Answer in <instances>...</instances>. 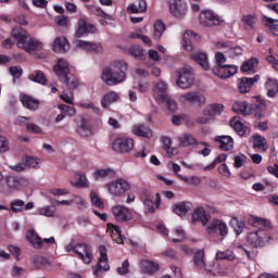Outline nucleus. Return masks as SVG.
<instances>
[{"label":"nucleus","mask_w":278,"mask_h":278,"mask_svg":"<svg viewBox=\"0 0 278 278\" xmlns=\"http://www.w3.org/2000/svg\"><path fill=\"white\" fill-rule=\"evenodd\" d=\"M252 143L254 149H264L266 147V138L256 135L253 137Z\"/></svg>","instance_id":"obj_60"},{"label":"nucleus","mask_w":278,"mask_h":278,"mask_svg":"<svg viewBox=\"0 0 278 278\" xmlns=\"http://www.w3.org/2000/svg\"><path fill=\"white\" fill-rule=\"evenodd\" d=\"M191 60L197 62L204 71H210V61L205 52H194L191 54Z\"/></svg>","instance_id":"obj_27"},{"label":"nucleus","mask_w":278,"mask_h":278,"mask_svg":"<svg viewBox=\"0 0 278 278\" xmlns=\"http://www.w3.org/2000/svg\"><path fill=\"white\" fill-rule=\"evenodd\" d=\"M263 22L265 27H269V31H271L273 36H278V21L271 17H263Z\"/></svg>","instance_id":"obj_47"},{"label":"nucleus","mask_w":278,"mask_h":278,"mask_svg":"<svg viewBox=\"0 0 278 278\" xmlns=\"http://www.w3.org/2000/svg\"><path fill=\"white\" fill-rule=\"evenodd\" d=\"M193 264L198 270H205L206 273H212V268H210L205 264V251L204 250H198L193 254Z\"/></svg>","instance_id":"obj_19"},{"label":"nucleus","mask_w":278,"mask_h":278,"mask_svg":"<svg viewBox=\"0 0 278 278\" xmlns=\"http://www.w3.org/2000/svg\"><path fill=\"white\" fill-rule=\"evenodd\" d=\"M179 101L182 103H199V105H203V103H205V97H203L199 91H189L181 93Z\"/></svg>","instance_id":"obj_14"},{"label":"nucleus","mask_w":278,"mask_h":278,"mask_svg":"<svg viewBox=\"0 0 278 278\" xmlns=\"http://www.w3.org/2000/svg\"><path fill=\"white\" fill-rule=\"evenodd\" d=\"M243 25H245V29L254 30L255 29V15H244L242 17Z\"/></svg>","instance_id":"obj_58"},{"label":"nucleus","mask_w":278,"mask_h":278,"mask_svg":"<svg viewBox=\"0 0 278 278\" xmlns=\"http://www.w3.org/2000/svg\"><path fill=\"white\" fill-rule=\"evenodd\" d=\"M232 110L237 114H243V116H249V114H251V111L249 110V104L247 102H235L232 105Z\"/></svg>","instance_id":"obj_44"},{"label":"nucleus","mask_w":278,"mask_h":278,"mask_svg":"<svg viewBox=\"0 0 278 278\" xmlns=\"http://www.w3.org/2000/svg\"><path fill=\"white\" fill-rule=\"evenodd\" d=\"M178 179H181V181H185V184H188L189 186H199L201 184V178L197 176H181V174H178Z\"/></svg>","instance_id":"obj_57"},{"label":"nucleus","mask_w":278,"mask_h":278,"mask_svg":"<svg viewBox=\"0 0 278 278\" xmlns=\"http://www.w3.org/2000/svg\"><path fill=\"white\" fill-rule=\"evenodd\" d=\"M214 75H217L220 79H227L233 77L238 73V67L236 65H222L215 66L213 68Z\"/></svg>","instance_id":"obj_13"},{"label":"nucleus","mask_w":278,"mask_h":278,"mask_svg":"<svg viewBox=\"0 0 278 278\" xmlns=\"http://www.w3.org/2000/svg\"><path fill=\"white\" fill-rule=\"evenodd\" d=\"M88 10L96 14V16H100L102 18H106V21H114V16L111 14L105 13L101 8L96 5H87Z\"/></svg>","instance_id":"obj_48"},{"label":"nucleus","mask_w":278,"mask_h":278,"mask_svg":"<svg viewBox=\"0 0 278 278\" xmlns=\"http://www.w3.org/2000/svg\"><path fill=\"white\" fill-rule=\"evenodd\" d=\"M115 153H129L134 151V139L117 138L112 146Z\"/></svg>","instance_id":"obj_10"},{"label":"nucleus","mask_w":278,"mask_h":278,"mask_svg":"<svg viewBox=\"0 0 278 278\" xmlns=\"http://www.w3.org/2000/svg\"><path fill=\"white\" fill-rule=\"evenodd\" d=\"M112 213L118 223H127V220H131V212L123 205L113 206Z\"/></svg>","instance_id":"obj_16"},{"label":"nucleus","mask_w":278,"mask_h":278,"mask_svg":"<svg viewBox=\"0 0 278 278\" xmlns=\"http://www.w3.org/2000/svg\"><path fill=\"white\" fill-rule=\"evenodd\" d=\"M11 36L16 40V45L18 48L20 42H25L27 40V38L29 37V33H27V30H25L21 26H15L11 31Z\"/></svg>","instance_id":"obj_26"},{"label":"nucleus","mask_w":278,"mask_h":278,"mask_svg":"<svg viewBox=\"0 0 278 278\" xmlns=\"http://www.w3.org/2000/svg\"><path fill=\"white\" fill-rule=\"evenodd\" d=\"M77 134L83 136V138H88L92 136V125L86 118L81 119L80 125L77 127Z\"/></svg>","instance_id":"obj_29"},{"label":"nucleus","mask_w":278,"mask_h":278,"mask_svg":"<svg viewBox=\"0 0 278 278\" xmlns=\"http://www.w3.org/2000/svg\"><path fill=\"white\" fill-rule=\"evenodd\" d=\"M268 110L266 104H252L250 108V114H253L255 118L262 119L264 118V113Z\"/></svg>","instance_id":"obj_40"},{"label":"nucleus","mask_w":278,"mask_h":278,"mask_svg":"<svg viewBox=\"0 0 278 278\" xmlns=\"http://www.w3.org/2000/svg\"><path fill=\"white\" fill-rule=\"evenodd\" d=\"M264 230H257L255 232H250L248 235V243L251 244V247H254L257 249V247L264 245Z\"/></svg>","instance_id":"obj_25"},{"label":"nucleus","mask_w":278,"mask_h":278,"mask_svg":"<svg viewBox=\"0 0 278 278\" xmlns=\"http://www.w3.org/2000/svg\"><path fill=\"white\" fill-rule=\"evenodd\" d=\"M230 127L236 130L238 136H249V134H251V127L242 124V122H240V117H233L230 121Z\"/></svg>","instance_id":"obj_23"},{"label":"nucleus","mask_w":278,"mask_h":278,"mask_svg":"<svg viewBox=\"0 0 278 278\" xmlns=\"http://www.w3.org/2000/svg\"><path fill=\"white\" fill-rule=\"evenodd\" d=\"M200 25L203 27H218V25H223V18H220V16L213 11H201Z\"/></svg>","instance_id":"obj_4"},{"label":"nucleus","mask_w":278,"mask_h":278,"mask_svg":"<svg viewBox=\"0 0 278 278\" xmlns=\"http://www.w3.org/2000/svg\"><path fill=\"white\" fill-rule=\"evenodd\" d=\"M118 101V94L115 91H110L102 97L101 105L102 108H110L112 103H116Z\"/></svg>","instance_id":"obj_39"},{"label":"nucleus","mask_w":278,"mask_h":278,"mask_svg":"<svg viewBox=\"0 0 278 278\" xmlns=\"http://www.w3.org/2000/svg\"><path fill=\"white\" fill-rule=\"evenodd\" d=\"M108 229L111 231V238L115 240L117 244H121V242H123V235L121 233V227L118 225L109 223Z\"/></svg>","instance_id":"obj_37"},{"label":"nucleus","mask_w":278,"mask_h":278,"mask_svg":"<svg viewBox=\"0 0 278 278\" xmlns=\"http://www.w3.org/2000/svg\"><path fill=\"white\" fill-rule=\"evenodd\" d=\"M21 101L23 105L27 108V110H38V108L40 106V101L35 100L29 96H23Z\"/></svg>","instance_id":"obj_42"},{"label":"nucleus","mask_w":278,"mask_h":278,"mask_svg":"<svg viewBox=\"0 0 278 278\" xmlns=\"http://www.w3.org/2000/svg\"><path fill=\"white\" fill-rule=\"evenodd\" d=\"M215 142H219L222 151H231L233 149V138L230 136H219L215 139Z\"/></svg>","instance_id":"obj_28"},{"label":"nucleus","mask_w":278,"mask_h":278,"mask_svg":"<svg viewBox=\"0 0 278 278\" xmlns=\"http://www.w3.org/2000/svg\"><path fill=\"white\" fill-rule=\"evenodd\" d=\"M97 31V27L94 25L89 24L86 20H78V28L75 33V38H81V36H86V34H94Z\"/></svg>","instance_id":"obj_20"},{"label":"nucleus","mask_w":278,"mask_h":278,"mask_svg":"<svg viewBox=\"0 0 278 278\" xmlns=\"http://www.w3.org/2000/svg\"><path fill=\"white\" fill-rule=\"evenodd\" d=\"M54 73L59 77L62 84H65L70 90H75L77 86H79V81L77 80V76L71 73V68L68 67V62L64 59H60L58 64L54 66Z\"/></svg>","instance_id":"obj_2"},{"label":"nucleus","mask_w":278,"mask_h":278,"mask_svg":"<svg viewBox=\"0 0 278 278\" xmlns=\"http://www.w3.org/2000/svg\"><path fill=\"white\" fill-rule=\"evenodd\" d=\"M25 205V201L23 200H14L11 202V210L12 212H23V206Z\"/></svg>","instance_id":"obj_63"},{"label":"nucleus","mask_w":278,"mask_h":278,"mask_svg":"<svg viewBox=\"0 0 278 278\" xmlns=\"http://www.w3.org/2000/svg\"><path fill=\"white\" fill-rule=\"evenodd\" d=\"M260 81V75H255L252 78L242 77L238 79V91L240 94H247V92H251V88H253V84H257Z\"/></svg>","instance_id":"obj_12"},{"label":"nucleus","mask_w":278,"mask_h":278,"mask_svg":"<svg viewBox=\"0 0 278 278\" xmlns=\"http://www.w3.org/2000/svg\"><path fill=\"white\" fill-rule=\"evenodd\" d=\"M76 47L78 49H83L87 53H94L96 55L99 53H103V46L101 43L86 41V40H76Z\"/></svg>","instance_id":"obj_11"},{"label":"nucleus","mask_w":278,"mask_h":278,"mask_svg":"<svg viewBox=\"0 0 278 278\" xmlns=\"http://www.w3.org/2000/svg\"><path fill=\"white\" fill-rule=\"evenodd\" d=\"M178 78L176 80V84L179 88H182L184 90L190 88L192 84H194V76L192 75V72L187 68H180L178 70Z\"/></svg>","instance_id":"obj_6"},{"label":"nucleus","mask_w":278,"mask_h":278,"mask_svg":"<svg viewBox=\"0 0 278 278\" xmlns=\"http://www.w3.org/2000/svg\"><path fill=\"white\" fill-rule=\"evenodd\" d=\"M249 224L253 225V227H264L265 229H273V224L268 219H262L260 217H250Z\"/></svg>","instance_id":"obj_38"},{"label":"nucleus","mask_w":278,"mask_h":278,"mask_svg":"<svg viewBox=\"0 0 278 278\" xmlns=\"http://www.w3.org/2000/svg\"><path fill=\"white\" fill-rule=\"evenodd\" d=\"M257 64H260V60H257L256 58H251L242 64L241 71L243 73H248L249 75H253L255 74V68H257Z\"/></svg>","instance_id":"obj_31"},{"label":"nucleus","mask_w":278,"mask_h":278,"mask_svg":"<svg viewBox=\"0 0 278 278\" xmlns=\"http://www.w3.org/2000/svg\"><path fill=\"white\" fill-rule=\"evenodd\" d=\"M190 210H192V203L190 202H179L173 206V211L178 216H186Z\"/></svg>","instance_id":"obj_32"},{"label":"nucleus","mask_w":278,"mask_h":278,"mask_svg":"<svg viewBox=\"0 0 278 278\" xmlns=\"http://www.w3.org/2000/svg\"><path fill=\"white\" fill-rule=\"evenodd\" d=\"M267 94L269 97H276L278 92V83L275 79H268L266 83Z\"/></svg>","instance_id":"obj_53"},{"label":"nucleus","mask_w":278,"mask_h":278,"mask_svg":"<svg viewBox=\"0 0 278 278\" xmlns=\"http://www.w3.org/2000/svg\"><path fill=\"white\" fill-rule=\"evenodd\" d=\"M52 49L55 53H66L71 49V43H68V39L64 36L56 37L53 41Z\"/></svg>","instance_id":"obj_24"},{"label":"nucleus","mask_w":278,"mask_h":278,"mask_svg":"<svg viewBox=\"0 0 278 278\" xmlns=\"http://www.w3.org/2000/svg\"><path fill=\"white\" fill-rule=\"evenodd\" d=\"M90 199L92 205H96V207H103V201H101V198H99L94 191H91Z\"/></svg>","instance_id":"obj_64"},{"label":"nucleus","mask_w":278,"mask_h":278,"mask_svg":"<svg viewBox=\"0 0 278 278\" xmlns=\"http://www.w3.org/2000/svg\"><path fill=\"white\" fill-rule=\"evenodd\" d=\"M76 255H78V260H81L84 264H92L94 257L92 255V248L86 243L76 244Z\"/></svg>","instance_id":"obj_8"},{"label":"nucleus","mask_w":278,"mask_h":278,"mask_svg":"<svg viewBox=\"0 0 278 278\" xmlns=\"http://www.w3.org/2000/svg\"><path fill=\"white\" fill-rule=\"evenodd\" d=\"M128 53L136 60H139L144 55V50L140 46L135 45L128 49Z\"/></svg>","instance_id":"obj_56"},{"label":"nucleus","mask_w":278,"mask_h":278,"mask_svg":"<svg viewBox=\"0 0 278 278\" xmlns=\"http://www.w3.org/2000/svg\"><path fill=\"white\" fill-rule=\"evenodd\" d=\"M184 40V49L186 51H192L194 49V46H192V42H199L201 40V37L197 35V33H192V30H187L182 35Z\"/></svg>","instance_id":"obj_22"},{"label":"nucleus","mask_w":278,"mask_h":278,"mask_svg":"<svg viewBox=\"0 0 278 278\" xmlns=\"http://www.w3.org/2000/svg\"><path fill=\"white\" fill-rule=\"evenodd\" d=\"M129 188V182L125 179H117L108 185V190L113 197H121L122 194H125Z\"/></svg>","instance_id":"obj_7"},{"label":"nucleus","mask_w":278,"mask_h":278,"mask_svg":"<svg viewBox=\"0 0 278 278\" xmlns=\"http://www.w3.org/2000/svg\"><path fill=\"white\" fill-rule=\"evenodd\" d=\"M94 179L97 181H101V179H110L116 175V173L113 169L106 168V169H98L94 172Z\"/></svg>","instance_id":"obj_41"},{"label":"nucleus","mask_w":278,"mask_h":278,"mask_svg":"<svg viewBox=\"0 0 278 278\" xmlns=\"http://www.w3.org/2000/svg\"><path fill=\"white\" fill-rule=\"evenodd\" d=\"M77 181L72 182V186L76 188H87L88 187V179L86 178V174L78 173L76 175Z\"/></svg>","instance_id":"obj_54"},{"label":"nucleus","mask_w":278,"mask_h":278,"mask_svg":"<svg viewBox=\"0 0 278 278\" xmlns=\"http://www.w3.org/2000/svg\"><path fill=\"white\" fill-rule=\"evenodd\" d=\"M220 47H223L225 49L228 48L225 51V53L231 60H236V58H240V55H242V53H243V50H242V48H240V46L231 47V46H227L226 43H223Z\"/></svg>","instance_id":"obj_33"},{"label":"nucleus","mask_w":278,"mask_h":278,"mask_svg":"<svg viewBox=\"0 0 278 278\" xmlns=\"http://www.w3.org/2000/svg\"><path fill=\"white\" fill-rule=\"evenodd\" d=\"M128 68L129 65L124 60L112 61L111 65L102 71L101 79L106 86H118L127 79Z\"/></svg>","instance_id":"obj_1"},{"label":"nucleus","mask_w":278,"mask_h":278,"mask_svg":"<svg viewBox=\"0 0 278 278\" xmlns=\"http://www.w3.org/2000/svg\"><path fill=\"white\" fill-rule=\"evenodd\" d=\"M128 14H140L147 12V1L139 0L138 4H130L127 8Z\"/></svg>","instance_id":"obj_34"},{"label":"nucleus","mask_w":278,"mask_h":278,"mask_svg":"<svg viewBox=\"0 0 278 278\" xmlns=\"http://www.w3.org/2000/svg\"><path fill=\"white\" fill-rule=\"evenodd\" d=\"M210 121H214V117L212 116L210 109L206 108L203 110L202 115L197 117L195 123H199L200 125H207Z\"/></svg>","instance_id":"obj_52"},{"label":"nucleus","mask_w":278,"mask_h":278,"mask_svg":"<svg viewBox=\"0 0 278 278\" xmlns=\"http://www.w3.org/2000/svg\"><path fill=\"white\" fill-rule=\"evenodd\" d=\"M210 218H212V216L207 214V212H205V208L198 207L193 211L191 223L192 225H197V223H202L203 227H207Z\"/></svg>","instance_id":"obj_18"},{"label":"nucleus","mask_w":278,"mask_h":278,"mask_svg":"<svg viewBox=\"0 0 278 278\" xmlns=\"http://www.w3.org/2000/svg\"><path fill=\"white\" fill-rule=\"evenodd\" d=\"M206 109H208V112L211 113V116H213V119L216 118V116H220L225 110V105L222 103H213L210 104Z\"/></svg>","instance_id":"obj_50"},{"label":"nucleus","mask_w":278,"mask_h":278,"mask_svg":"<svg viewBox=\"0 0 278 278\" xmlns=\"http://www.w3.org/2000/svg\"><path fill=\"white\" fill-rule=\"evenodd\" d=\"M45 47V43H42L40 40L29 36L24 42L20 41L18 49H23V51H26V53H38V51H42V48Z\"/></svg>","instance_id":"obj_5"},{"label":"nucleus","mask_w":278,"mask_h":278,"mask_svg":"<svg viewBox=\"0 0 278 278\" xmlns=\"http://www.w3.org/2000/svg\"><path fill=\"white\" fill-rule=\"evenodd\" d=\"M140 199L146 207V212H148L149 214H153V212H155V207L153 206V193L148 189H143L141 191Z\"/></svg>","instance_id":"obj_21"},{"label":"nucleus","mask_w":278,"mask_h":278,"mask_svg":"<svg viewBox=\"0 0 278 278\" xmlns=\"http://www.w3.org/2000/svg\"><path fill=\"white\" fill-rule=\"evenodd\" d=\"M141 266L143 268V271L148 275H154V273H157V270H160V265L149 260L141 261Z\"/></svg>","instance_id":"obj_35"},{"label":"nucleus","mask_w":278,"mask_h":278,"mask_svg":"<svg viewBox=\"0 0 278 278\" xmlns=\"http://www.w3.org/2000/svg\"><path fill=\"white\" fill-rule=\"evenodd\" d=\"M39 214L41 216L53 217L55 215V207H53V206H43V207L39 208Z\"/></svg>","instance_id":"obj_62"},{"label":"nucleus","mask_w":278,"mask_h":278,"mask_svg":"<svg viewBox=\"0 0 278 278\" xmlns=\"http://www.w3.org/2000/svg\"><path fill=\"white\" fill-rule=\"evenodd\" d=\"M166 31V24L162 21H156L154 23V33H153V39L160 40L162 38V34Z\"/></svg>","instance_id":"obj_49"},{"label":"nucleus","mask_w":278,"mask_h":278,"mask_svg":"<svg viewBox=\"0 0 278 278\" xmlns=\"http://www.w3.org/2000/svg\"><path fill=\"white\" fill-rule=\"evenodd\" d=\"M161 140L163 143V149L164 151L167 152V155H169V157L175 155V153H177V149L170 148L173 144V140H170L169 137H162Z\"/></svg>","instance_id":"obj_51"},{"label":"nucleus","mask_w":278,"mask_h":278,"mask_svg":"<svg viewBox=\"0 0 278 278\" xmlns=\"http://www.w3.org/2000/svg\"><path fill=\"white\" fill-rule=\"evenodd\" d=\"M215 260L223 261L226 260L227 262H233L236 260V253L231 250L218 251L215 255Z\"/></svg>","instance_id":"obj_46"},{"label":"nucleus","mask_w":278,"mask_h":278,"mask_svg":"<svg viewBox=\"0 0 278 278\" xmlns=\"http://www.w3.org/2000/svg\"><path fill=\"white\" fill-rule=\"evenodd\" d=\"M28 79H30V81H35L36 84H41L43 86L45 84H47V76H45V72L40 70H36L35 72H33L28 76Z\"/></svg>","instance_id":"obj_45"},{"label":"nucleus","mask_w":278,"mask_h":278,"mask_svg":"<svg viewBox=\"0 0 278 278\" xmlns=\"http://www.w3.org/2000/svg\"><path fill=\"white\" fill-rule=\"evenodd\" d=\"M169 12L176 18H181L186 16V12H188V7L186 5L184 0H168Z\"/></svg>","instance_id":"obj_9"},{"label":"nucleus","mask_w":278,"mask_h":278,"mask_svg":"<svg viewBox=\"0 0 278 278\" xmlns=\"http://www.w3.org/2000/svg\"><path fill=\"white\" fill-rule=\"evenodd\" d=\"M100 257L98 260V265L93 268V275H99V270H110V265L108 264V249L105 245H100Z\"/></svg>","instance_id":"obj_17"},{"label":"nucleus","mask_w":278,"mask_h":278,"mask_svg":"<svg viewBox=\"0 0 278 278\" xmlns=\"http://www.w3.org/2000/svg\"><path fill=\"white\" fill-rule=\"evenodd\" d=\"M207 233H216V231H219L220 236L225 238L227 236V224H225L223 220L218 218H214L210 222L208 226L206 227Z\"/></svg>","instance_id":"obj_15"},{"label":"nucleus","mask_w":278,"mask_h":278,"mask_svg":"<svg viewBox=\"0 0 278 278\" xmlns=\"http://www.w3.org/2000/svg\"><path fill=\"white\" fill-rule=\"evenodd\" d=\"M7 188L3 190V194H12L22 188H27L29 186V180L25 177H5Z\"/></svg>","instance_id":"obj_3"},{"label":"nucleus","mask_w":278,"mask_h":278,"mask_svg":"<svg viewBox=\"0 0 278 278\" xmlns=\"http://www.w3.org/2000/svg\"><path fill=\"white\" fill-rule=\"evenodd\" d=\"M178 142L180 147H192V144H197V138L190 134H182L178 137Z\"/></svg>","instance_id":"obj_43"},{"label":"nucleus","mask_w":278,"mask_h":278,"mask_svg":"<svg viewBox=\"0 0 278 278\" xmlns=\"http://www.w3.org/2000/svg\"><path fill=\"white\" fill-rule=\"evenodd\" d=\"M232 229L236 231L237 236H240L242 231H244V222L239 220L238 218L233 217L230 222Z\"/></svg>","instance_id":"obj_55"},{"label":"nucleus","mask_w":278,"mask_h":278,"mask_svg":"<svg viewBox=\"0 0 278 278\" xmlns=\"http://www.w3.org/2000/svg\"><path fill=\"white\" fill-rule=\"evenodd\" d=\"M34 265L36 268H47L50 265L49 260L43 256H36L34 258Z\"/></svg>","instance_id":"obj_61"},{"label":"nucleus","mask_w":278,"mask_h":278,"mask_svg":"<svg viewBox=\"0 0 278 278\" xmlns=\"http://www.w3.org/2000/svg\"><path fill=\"white\" fill-rule=\"evenodd\" d=\"M26 240L30 242L31 247L34 249H42V238L38 236L36 230H29L28 233L26 235Z\"/></svg>","instance_id":"obj_30"},{"label":"nucleus","mask_w":278,"mask_h":278,"mask_svg":"<svg viewBox=\"0 0 278 278\" xmlns=\"http://www.w3.org/2000/svg\"><path fill=\"white\" fill-rule=\"evenodd\" d=\"M132 134H135V136H140L141 138H151V129L144 126V124L132 126Z\"/></svg>","instance_id":"obj_36"},{"label":"nucleus","mask_w":278,"mask_h":278,"mask_svg":"<svg viewBox=\"0 0 278 278\" xmlns=\"http://www.w3.org/2000/svg\"><path fill=\"white\" fill-rule=\"evenodd\" d=\"M153 97L157 103H163L164 101H168V92L166 91H157L152 89Z\"/></svg>","instance_id":"obj_59"}]
</instances>
